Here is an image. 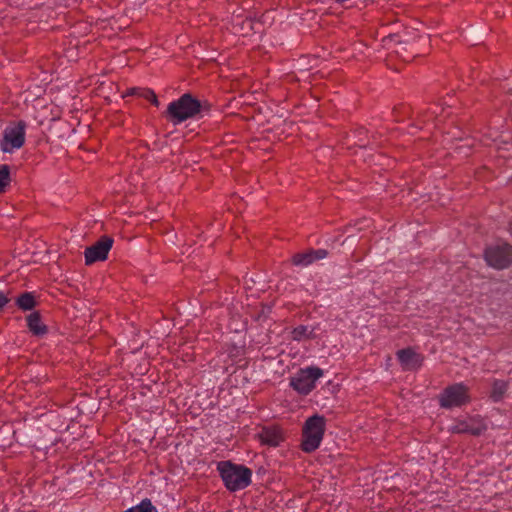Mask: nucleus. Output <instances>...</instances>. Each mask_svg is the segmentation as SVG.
Instances as JSON below:
<instances>
[{"instance_id":"a211bd4d","label":"nucleus","mask_w":512,"mask_h":512,"mask_svg":"<svg viewBox=\"0 0 512 512\" xmlns=\"http://www.w3.org/2000/svg\"><path fill=\"white\" fill-rule=\"evenodd\" d=\"M507 389V385L503 381H495L492 388V397L499 400Z\"/></svg>"},{"instance_id":"39448f33","label":"nucleus","mask_w":512,"mask_h":512,"mask_svg":"<svg viewBox=\"0 0 512 512\" xmlns=\"http://www.w3.org/2000/svg\"><path fill=\"white\" fill-rule=\"evenodd\" d=\"M26 125L23 121H18L8 125L0 141V147L5 153H12L20 149L25 142Z\"/></svg>"},{"instance_id":"f257e3e1","label":"nucleus","mask_w":512,"mask_h":512,"mask_svg":"<svg viewBox=\"0 0 512 512\" xmlns=\"http://www.w3.org/2000/svg\"><path fill=\"white\" fill-rule=\"evenodd\" d=\"M217 471L227 490L236 492L248 487L252 480V471L248 467L231 461H221Z\"/></svg>"},{"instance_id":"dca6fc26","label":"nucleus","mask_w":512,"mask_h":512,"mask_svg":"<svg viewBox=\"0 0 512 512\" xmlns=\"http://www.w3.org/2000/svg\"><path fill=\"white\" fill-rule=\"evenodd\" d=\"M17 305L23 310H31L35 305V300L32 294L24 293L17 299Z\"/></svg>"},{"instance_id":"412c9836","label":"nucleus","mask_w":512,"mask_h":512,"mask_svg":"<svg viewBox=\"0 0 512 512\" xmlns=\"http://www.w3.org/2000/svg\"><path fill=\"white\" fill-rule=\"evenodd\" d=\"M313 252H314V256L316 257V260L323 259L327 255V252L323 249H319V250L313 251Z\"/></svg>"},{"instance_id":"9d476101","label":"nucleus","mask_w":512,"mask_h":512,"mask_svg":"<svg viewBox=\"0 0 512 512\" xmlns=\"http://www.w3.org/2000/svg\"><path fill=\"white\" fill-rule=\"evenodd\" d=\"M258 439L264 445L277 447L284 440V434L279 427H264L258 433Z\"/></svg>"},{"instance_id":"f8f14e48","label":"nucleus","mask_w":512,"mask_h":512,"mask_svg":"<svg viewBox=\"0 0 512 512\" xmlns=\"http://www.w3.org/2000/svg\"><path fill=\"white\" fill-rule=\"evenodd\" d=\"M27 325L30 331L37 336H42L47 332L46 326L42 323V320L37 313H31L27 317Z\"/></svg>"},{"instance_id":"aec40b11","label":"nucleus","mask_w":512,"mask_h":512,"mask_svg":"<svg viewBox=\"0 0 512 512\" xmlns=\"http://www.w3.org/2000/svg\"><path fill=\"white\" fill-rule=\"evenodd\" d=\"M9 299L3 291H0V310L8 303Z\"/></svg>"},{"instance_id":"0eeeda50","label":"nucleus","mask_w":512,"mask_h":512,"mask_svg":"<svg viewBox=\"0 0 512 512\" xmlns=\"http://www.w3.org/2000/svg\"><path fill=\"white\" fill-rule=\"evenodd\" d=\"M485 260L491 267L504 269L512 261V247L508 244L491 246L485 251Z\"/></svg>"},{"instance_id":"f3484780","label":"nucleus","mask_w":512,"mask_h":512,"mask_svg":"<svg viewBox=\"0 0 512 512\" xmlns=\"http://www.w3.org/2000/svg\"><path fill=\"white\" fill-rule=\"evenodd\" d=\"M9 183V168L6 165H0V193L4 191V189L8 186Z\"/></svg>"},{"instance_id":"7ed1b4c3","label":"nucleus","mask_w":512,"mask_h":512,"mask_svg":"<svg viewBox=\"0 0 512 512\" xmlns=\"http://www.w3.org/2000/svg\"><path fill=\"white\" fill-rule=\"evenodd\" d=\"M200 102L194 99L190 94H184L178 100L168 105V115L174 124H179L188 118L199 113Z\"/></svg>"},{"instance_id":"4be33fe9","label":"nucleus","mask_w":512,"mask_h":512,"mask_svg":"<svg viewBox=\"0 0 512 512\" xmlns=\"http://www.w3.org/2000/svg\"><path fill=\"white\" fill-rule=\"evenodd\" d=\"M469 424H470V427H477L478 422H477V421H475V422H469Z\"/></svg>"},{"instance_id":"ddd939ff","label":"nucleus","mask_w":512,"mask_h":512,"mask_svg":"<svg viewBox=\"0 0 512 512\" xmlns=\"http://www.w3.org/2000/svg\"><path fill=\"white\" fill-rule=\"evenodd\" d=\"M314 337V328L308 325H300L293 329L292 338L295 341H303Z\"/></svg>"},{"instance_id":"4468645a","label":"nucleus","mask_w":512,"mask_h":512,"mask_svg":"<svg viewBox=\"0 0 512 512\" xmlns=\"http://www.w3.org/2000/svg\"><path fill=\"white\" fill-rule=\"evenodd\" d=\"M124 512H159L150 499L145 498L139 504L132 506Z\"/></svg>"},{"instance_id":"9b49d317","label":"nucleus","mask_w":512,"mask_h":512,"mask_svg":"<svg viewBox=\"0 0 512 512\" xmlns=\"http://www.w3.org/2000/svg\"><path fill=\"white\" fill-rule=\"evenodd\" d=\"M397 356L404 369H415L420 364L419 355L411 349L400 350Z\"/></svg>"},{"instance_id":"5701e85b","label":"nucleus","mask_w":512,"mask_h":512,"mask_svg":"<svg viewBox=\"0 0 512 512\" xmlns=\"http://www.w3.org/2000/svg\"><path fill=\"white\" fill-rule=\"evenodd\" d=\"M138 91H139V89L133 88V89L131 90V94H136Z\"/></svg>"},{"instance_id":"2eb2a0df","label":"nucleus","mask_w":512,"mask_h":512,"mask_svg":"<svg viewBox=\"0 0 512 512\" xmlns=\"http://www.w3.org/2000/svg\"><path fill=\"white\" fill-rule=\"evenodd\" d=\"M316 260L314 252L309 251L303 254H297L293 257V263L298 266H308Z\"/></svg>"},{"instance_id":"20e7f679","label":"nucleus","mask_w":512,"mask_h":512,"mask_svg":"<svg viewBox=\"0 0 512 512\" xmlns=\"http://www.w3.org/2000/svg\"><path fill=\"white\" fill-rule=\"evenodd\" d=\"M324 376V371L316 366H309L298 370L290 380V386L299 394L307 395L315 387L316 382Z\"/></svg>"},{"instance_id":"f03ea898","label":"nucleus","mask_w":512,"mask_h":512,"mask_svg":"<svg viewBox=\"0 0 512 512\" xmlns=\"http://www.w3.org/2000/svg\"><path fill=\"white\" fill-rule=\"evenodd\" d=\"M325 430L326 419L323 416L314 414L307 418L302 428L301 449L306 453L318 449L322 443Z\"/></svg>"},{"instance_id":"1a4fd4ad","label":"nucleus","mask_w":512,"mask_h":512,"mask_svg":"<svg viewBox=\"0 0 512 512\" xmlns=\"http://www.w3.org/2000/svg\"><path fill=\"white\" fill-rule=\"evenodd\" d=\"M486 428L481 417H470L465 420L457 422L455 425L450 427V430L455 433H471L479 435Z\"/></svg>"},{"instance_id":"6e6552de","label":"nucleus","mask_w":512,"mask_h":512,"mask_svg":"<svg viewBox=\"0 0 512 512\" xmlns=\"http://www.w3.org/2000/svg\"><path fill=\"white\" fill-rule=\"evenodd\" d=\"M113 244V240L109 237L101 238L97 243L85 250L86 264H92L96 261H102L107 258Z\"/></svg>"},{"instance_id":"423d86ee","label":"nucleus","mask_w":512,"mask_h":512,"mask_svg":"<svg viewBox=\"0 0 512 512\" xmlns=\"http://www.w3.org/2000/svg\"><path fill=\"white\" fill-rule=\"evenodd\" d=\"M439 401L444 408L460 407L469 402L468 389L461 383L451 385L442 392Z\"/></svg>"},{"instance_id":"6ab92c4d","label":"nucleus","mask_w":512,"mask_h":512,"mask_svg":"<svg viewBox=\"0 0 512 512\" xmlns=\"http://www.w3.org/2000/svg\"><path fill=\"white\" fill-rule=\"evenodd\" d=\"M141 95L146 98L147 100L151 101L155 106L159 105L157 96L155 93L151 90H145L141 92Z\"/></svg>"}]
</instances>
